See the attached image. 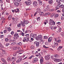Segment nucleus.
Returning <instances> with one entry per match:
<instances>
[{
	"instance_id": "6ab92c4d",
	"label": "nucleus",
	"mask_w": 64,
	"mask_h": 64,
	"mask_svg": "<svg viewBox=\"0 0 64 64\" xmlns=\"http://www.w3.org/2000/svg\"><path fill=\"white\" fill-rule=\"evenodd\" d=\"M37 11L38 13H40L41 12V10L39 8H38L37 9Z\"/></svg>"
},
{
	"instance_id": "c85d7f7f",
	"label": "nucleus",
	"mask_w": 64,
	"mask_h": 64,
	"mask_svg": "<svg viewBox=\"0 0 64 64\" xmlns=\"http://www.w3.org/2000/svg\"><path fill=\"white\" fill-rule=\"evenodd\" d=\"M12 18V16L11 15H10L8 16V20H10L11 18Z\"/></svg>"
},
{
	"instance_id": "6e6552de",
	"label": "nucleus",
	"mask_w": 64,
	"mask_h": 64,
	"mask_svg": "<svg viewBox=\"0 0 64 64\" xmlns=\"http://www.w3.org/2000/svg\"><path fill=\"white\" fill-rule=\"evenodd\" d=\"M22 58H19L17 60L16 62V63H19V62H20L21 61H22Z\"/></svg>"
},
{
	"instance_id": "680f3d73",
	"label": "nucleus",
	"mask_w": 64,
	"mask_h": 64,
	"mask_svg": "<svg viewBox=\"0 0 64 64\" xmlns=\"http://www.w3.org/2000/svg\"><path fill=\"white\" fill-rule=\"evenodd\" d=\"M1 60L3 62V61L5 60H4V59L3 58H1Z\"/></svg>"
},
{
	"instance_id": "9b49d317",
	"label": "nucleus",
	"mask_w": 64,
	"mask_h": 64,
	"mask_svg": "<svg viewBox=\"0 0 64 64\" xmlns=\"http://www.w3.org/2000/svg\"><path fill=\"white\" fill-rule=\"evenodd\" d=\"M14 4L15 6L16 7H17L19 5V3L18 2H15L14 3Z\"/></svg>"
},
{
	"instance_id": "f704fd0d",
	"label": "nucleus",
	"mask_w": 64,
	"mask_h": 64,
	"mask_svg": "<svg viewBox=\"0 0 64 64\" xmlns=\"http://www.w3.org/2000/svg\"><path fill=\"white\" fill-rule=\"evenodd\" d=\"M54 57H55V58H57L59 57V55L57 54H56L54 55Z\"/></svg>"
},
{
	"instance_id": "72a5a7b5",
	"label": "nucleus",
	"mask_w": 64,
	"mask_h": 64,
	"mask_svg": "<svg viewBox=\"0 0 64 64\" xmlns=\"http://www.w3.org/2000/svg\"><path fill=\"white\" fill-rule=\"evenodd\" d=\"M9 41V39L8 38H6L5 39V41L6 42H8Z\"/></svg>"
},
{
	"instance_id": "4be33fe9",
	"label": "nucleus",
	"mask_w": 64,
	"mask_h": 64,
	"mask_svg": "<svg viewBox=\"0 0 64 64\" xmlns=\"http://www.w3.org/2000/svg\"><path fill=\"white\" fill-rule=\"evenodd\" d=\"M53 2V1L52 0H48V3L50 4H52Z\"/></svg>"
},
{
	"instance_id": "3c124183",
	"label": "nucleus",
	"mask_w": 64,
	"mask_h": 64,
	"mask_svg": "<svg viewBox=\"0 0 64 64\" xmlns=\"http://www.w3.org/2000/svg\"><path fill=\"white\" fill-rule=\"evenodd\" d=\"M16 52V53H20V50H18Z\"/></svg>"
},
{
	"instance_id": "393cba45",
	"label": "nucleus",
	"mask_w": 64,
	"mask_h": 64,
	"mask_svg": "<svg viewBox=\"0 0 64 64\" xmlns=\"http://www.w3.org/2000/svg\"><path fill=\"white\" fill-rule=\"evenodd\" d=\"M14 36H17V37H19V36H18V34L17 33H16L15 34H14Z\"/></svg>"
},
{
	"instance_id": "a211bd4d",
	"label": "nucleus",
	"mask_w": 64,
	"mask_h": 64,
	"mask_svg": "<svg viewBox=\"0 0 64 64\" xmlns=\"http://www.w3.org/2000/svg\"><path fill=\"white\" fill-rule=\"evenodd\" d=\"M15 12L16 13H18V12H19V9L16 8L15 10Z\"/></svg>"
},
{
	"instance_id": "e433bc0d",
	"label": "nucleus",
	"mask_w": 64,
	"mask_h": 64,
	"mask_svg": "<svg viewBox=\"0 0 64 64\" xmlns=\"http://www.w3.org/2000/svg\"><path fill=\"white\" fill-rule=\"evenodd\" d=\"M16 55L17 53H16V52L14 53L13 56H14V57H16Z\"/></svg>"
},
{
	"instance_id": "bf43d9fd",
	"label": "nucleus",
	"mask_w": 64,
	"mask_h": 64,
	"mask_svg": "<svg viewBox=\"0 0 64 64\" xmlns=\"http://www.w3.org/2000/svg\"><path fill=\"white\" fill-rule=\"evenodd\" d=\"M12 59H13V60H15V59H16V58L15 57H12Z\"/></svg>"
},
{
	"instance_id": "a878e982",
	"label": "nucleus",
	"mask_w": 64,
	"mask_h": 64,
	"mask_svg": "<svg viewBox=\"0 0 64 64\" xmlns=\"http://www.w3.org/2000/svg\"><path fill=\"white\" fill-rule=\"evenodd\" d=\"M7 29L9 32H10L11 30V29L10 27H9L8 28H7Z\"/></svg>"
},
{
	"instance_id": "79ce46f5",
	"label": "nucleus",
	"mask_w": 64,
	"mask_h": 64,
	"mask_svg": "<svg viewBox=\"0 0 64 64\" xmlns=\"http://www.w3.org/2000/svg\"><path fill=\"white\" fill-rule=\"evenodd\" d=\"M43 47H44V48H49V47H46L45 45H44Z\"/></svg>"
},
{
	"instance_id": "f257e3e1",
	"label": "nucleus",
	"mask_w": 64,
	"mask_h": 64,
	"mask_svg": "<svg viewBox=\"0 0 64 64\" xmlns=\"http://www.w3.org/2000/svg\"><path fill=\"white\" fill-rule=\"evenodd\" d=\"M50 25H54L55 24V22L52 20H50Z\"/></svg>"
},
{
	"instance_id": "7ed1b4c3",
	"label": "nucleus",
	"mask_w": 64,
	"mask_h": 64,
	"mask_svg": "<svg viewBox=\"0 0 64 64\" xmlns=\"http://www.w3.org/2000/svg\"><path fill=\"white\" fill-rule=\"evenodd\" d=\"M29 41V38L27 37H25L24 38L23 40V42H28Z\"/></svg>"
},
{
	"instance_id": "0e129e2a",
	"label": "nucleus",
	"mask_w": 64,
	"mask_h": 64,
	"mask_svg": "<svg viewBox=\"0 0 64 64\" xmlns=\"http://www.w3.org/2000/svg\"><path fill=\"white\" fill-rule=\"evenodd\" d=\"M21 35L22 36H24V33H23V32H22L21 34Z\"/></svg>"
},
{
	"instance_id": "8fccbe9b",
	"label": "nucleus",
	"mask_w": 64,
	"mask_h": 64,
	"mask_svg": "<svg viewBox=\"0 0 64 64\" xmlns=\"http://www.w3.org/2000/svg\"><path fill=\"white\" fill-rule=\"evenodd\" d=\"M3 37H4V35H2L1 36L0 38H3Z\"/></svg>"
},
{
	"instance_id": "69168bd1",
	"label": "nucleus",
	"mask_w": 64,
	"mask_h": 64,
	"mask_svg": "<svg viewBox=\"0 0 64 64\" xmlns=\"http://www.w3.org/2000/svg\"><path fill=\"white\" fill-rule=\"evenodd\" d=\"M9 45V44H6V46H8Z\"/></svg>"
},
{
	"instance_id": "4d7b16f0",
	"label": "nucleus",
	"mask_w": 64,
	"mask_h": 64,
	"mask_svg": "<svg viewBox=\"0 0 64 64\" xmlns=\"http://www.w3.org/2000/svg\"><path fill=\"white\" fill-rule=\"evenodd\" d=\"M51 29H52V30H53L54 29V26H51Z\"/></svg>"
},
{
	"instance_id": "20e7f679",
	"label": "nucleus",
	"mask_w": 64,
	"mask_h": 64,
	"mask_svg": "<svg viewBox=\"0 0 64 64\" xmlns=\"http://www.w3.org/2000/svg\"><path fill=\"white\" fill-rule=\"evenodd\" d=\"M30 36H32V37L33 38H35V39H36V37H37V34H30Z\"/></svg>"
},
{
	"instance_id": "58836bf2",
	"label": "nucleus",
	"mask_w": 64,
	"mask_h": 64,
	"mask_svg": "<svg viewBox=\"0 0 64 64\" xmlns=\"http://www.w3.org/2000/svg\"><path fill=\"white\" fill-rule=\"evenodd\" d=\"M22 42H20L19 43H18V45H20V46H21V45H22Z\"/></svg>"
},
{
	"instance_id": "ea45409f",
	"label": "nucleus",
	"mask_w": 64,
	"mask_h": 64,
	"mask_svg": "<svg viewBox=\"0 0 64 64\" xmlns=\"http://www.w3.org/2000/svg\"><path fill=\"white\" fill-rule=\"evenodd\" d=\"M58 16H59V14H56L55 15L54 18H56V17H58Z\"/></svg>"
},
{
	"instance_id": "473e14b6",
	"label": "nucleus",
	"mask_w": 64,
	"mask_h": 64,
	"mask_svg": "<svg viewBox=\"0 0 64 64\" xmlns=\"http://www.w3.org/2000/svg\"><path fill=\"white\" fill-rule=\"evenodd\" d=\"M60 8H62L63 9L64 8V5H61L60 6Z\"/></svg>"
},
{
	"instance_id": "39448f33",
	"label": "nucleus",
	"mask_w": 64,
	"mask_h": 64,
	"mask_svg": "<svg viewBox=\"0 0 64 64\" xmlns=\"http://www.w3.org/2000/svg\"><path fill=\"white\" fill-rule=\"evenodd\" d=\"M45 59L46 60H49L50 58V56L49 55H48L45 57Z\"/></svg>"
},
{
	"instance_id": "aec40b11",
	"label": "nucleus",
	"mask_w": 64,
	"mask_h": 64,
	"mask_svg": "<svg viewBox=\"0 0 64 64\" xmlns=\"http://www.w3.org/2000/svg\"><path fill=\"white\" fill-rule=\"evenodd\" d=\"M33 4L35 5L36 6H37V2L36 1L34 2H33Z\"/></svg>"
},
{
	"instance_id": "e2e57ef3",
	"label": "nucleus",
	"mask_w": 64,
	"mask_h": 64,
	"mask_svg": "<svg viewBox=\"0 0 64 64\" xmlns=\"http://www.w3.org/2000/svg\"><path fill=\"white\" fill-rule=\"evenodd\" d=\"M57 24H58V25H60V24H61V22H58L57 23Z\"/></svg>"
},
{
	"instance_id": "052dcab7",
	"label": "nucleus",
	"mask_w": 64,
	"mask_h": 64,
	"mask_svg": "<svg viewBox=\"0 0 64 64\" xmlns=\"http://www.w3.org/2000/svg\"><path fill=\"white\" fill-rule=\"evenodd\" d=\"M47 8H46L44 9V12H45L47 11Z\"/></svg>"
},
{
	"instance_id": "c03bdc74",
	"label": "nucleus",
	"mask_w": 64,
	"mask_h": 64,
	"mask_svg": "<svg viewBox=\"0 0 64 64\" xmlns=\"http://www.w3.org/2000/svg\"><path fill=\"white\" fill-rule=\"evenodd\" d=\"M7 60L8 61H10L11 59H10V58H9V57H8L7 58Z\"/></svg>"
},
{
	"instance_id": "1a4fd4ad",
	"label": "nucleus",
	"mask_w": 64,
	"mask_h": 64,
	"mask_svg": "<svg viewBox=\"0 0 64 64\" xmlns=\"http://www.w3.org/2000/svg\"><path fill=\"white\" fill-rule=\"evenodd\" d=\"M58 45V44L57 43H54V44L52 46L53 47L55 48L56 46H57Z\"/></svg>"
},
{
	"instance_id": "bb28decb",
	"label": "nucleus",
	"mask_w": 64,
	"mask_h": 64,
	"mask_svg": "<svg viewBox=\"0 0 64 64\" xmlns=\"http://www.w3.org/2000/svg\"><path fill=\"white\" fill-rule=\"evenodd\" d=\"M21 24L20 23L18 24L17 25V27H21Z\"/></svg>"
},
{
	"instance_id": "338daca9",
	"label": "nucleus",
	"mask_w": 64,
	"mask_h": 64,
	"mask_svg": "<svg viewBox=\"0 0 64 64\" xmlns=\"http://www.w3.org/2000/svg\"><path fill=\"white\" fill-rule=\"evenodd\" d=\"M61 28H59L58 30V31H59V32H61Z\"/></svg>"
},
{
	"instance_id": "864d4df0",
	"label": "nucleus",
	"mask_w": 64,
	"mask_h": 64,
	"mask_svg": "<svg viewBox=\"0 0 64 64\" xmlns=\"http://www.w3.org/2000/svg\"><path fill=\"white\" fill-rule=\"evenodd\" d=\"M14 32L13 31H12L11 33L10 34H12V35H13L14 34Z\"/></svg>"
},
{
	"instance_id": "ddd939ff",
	"label": "nucleus",
	"mask_w": 64,
	"mask_h": 64,
	"mask_svg": "<svg viewBox=\"0 0 64 64\" xmlns=\"http://www.w3.org/2000/svg\"><path fill=\"white\" fill-rule=\"evenodd\" d=\"M52 38H53L52 37H50L48 39V42H50L51 41V40H52Z\"/></svg>"
},
{
	"instance_id": "2eb2a0df",
	"label": "nucleus",
	"mask_w": 64,
	"mask_h": 64,
	"mask_svg": "<svg viewBox=\"0 0 64 64\" xmlns=\"http://www.w3.org/2000/svg\"><path fill=\"white\" fill-rule=\"evenodd\" d=\"M23 22H24L25 24H27L28 23H29V22L28 20H24V21Z\"/></svg>"
},
{
	"instance_id": "9d476101",
	"label": "nucleus",
	"mask_w": 64,
	"mask_h": 64,
	"mask_svg": "<svg viewBox=\"0 0 64 64\" xmlns=\"http://www.w3.org/2000/svg\"><path fill=\"white\" fill-rule=\"evenodd\" d=\"M34 44H35V45H36V47H39V43L38 42H34Z\"/></svg>"
},
{
	"instance_id": "c9c22d12",
	"label": "nucleus",
	"mask_w": 64,
	"mask_h": 64,
	"mask_svg": "<svg viewBox=\"0 0 64 64\" xmlns=\"http://www.w3.org/2000/svg\"><path fill=\"white\" fill-rule=\"evenodd\" d=\"M16 44V42H12L11 44V45L13 46L14 45H15Z\"/></svg>"
},
{
	"instance_id": "4c0bfd02",
	"label": "nucleus",
	"mask_w": 64,
	"mask_h": 64,
	"mask_svg": "<svg viewBox=\"0 0 64 64\" xmlns=\"http://www.w3.org/2000/svg\"><path fill=\"white\" fill-rule=\"evenodd\" d=\"M44 39H48V37L46 36H44Z\"/></svg>"
},
{
	"instance_id": "cd10ccee",
	"label": "nucleus",
	"mask_w": 64,
	"mask_h": 64,
	"mask_svg": "<svg viewBox=\"0 0 64 64\" xmlns=\"http://www.w3.org/2000/svg\"><path fill=\"white\" fill-rule=\"evenodd\" d=\"M30 48L32 49H35V46H32Z\"/></svg>"
},
{
	"instance_id": "0eeeda50",
	"label": "nucleus",
	"mask_w": 64,
	"mask_h": 64,
	"mask_svg": "<svg viewBox=\"0 0 64 64\" xmlns=\"http://www.w3.org/2000/svg\"><path fill=\"white\" fill-rule=\"evenodd\" d=\"M24 3L26 5V6H29L31 5V3H30V2H28V1L25 2Z\"/></svg>"
},
{
	"instance_id": "b1692460",
	"label": "nucleus",
	"mask_w": 64,
	"mask_h": 64,
	"mask_svg": "<svg viewBox=\"0 0 64 64\" xmlns=\"http://www.w3.org/2000/svg\"><path fill=\"white\" fill-rule=\"evenodd\" d=\"M1 19H2L3 20V21L2 22V23H3L5 22V21L4 20L5 19V18H3V17H2V18Z\"/></svg>"
},
{
	"instance_id": "a19ab883",
	"label": "nucleus",
	"mask_w": 64,
	"mask_h": 64,
	"mask_svg": "<svg viewBox=\"0 0 64 64\" xmlns=\"http://www.w3.org/2000/svg\"><path fill=\"white\" fill-rule=\"evenodd\" d=\"M48 15V14L47 13H46L45 14H44L43 16H47Z\"/></svg>"
},
{
	"instance_id": "37998d69",
	"label": "nucleus",
	"mask_w": 64,
	"mask_h": 64,
	"mask_svg": "<svg viewBox=\"0 0 64 64\" xmlns=\"http://www.w3.org/2000/svg\"><path fill=\"white\" fill-rule=\"evenodd\" d=\"M3 62L5 64H7V62H6V61L5 60H4L3 61Z\"/></svg>"
},
{
	"instance_id": "7c9ffc66",
	"label": "nucleus",
	"mask_w": 64,
	"mask_h": 64,
	"mask_svg": "<svg viewBox=\"0 0 64 64\" xmlns=\"http://www.w3.org/2000/svg\"><path fill=\"white\" fill-rule=\"evenodd\" d=\"M61 35L62 36V37H64V33L63 32H61Z\"/></svg>"
},
{
	"instance_id": "f8f14e48",
	"label": "nucleus",
	"mask_w": 64,
	"mask_h": 64,
	"mask_svg": "<svg viewBox=\"0 0 64 64\" xmlns=\"http://www.w3.org/2000/svg\"><path fill=\"white\" fill-rule=\"evenodd\" d=\"M58 38H55V40L56 41L58 42V43H61V40H57L58 39Z\"/></svg>"
},
{
	"instance_id": "4468645a",
	"label": "nucleus",
	"mask_w": 64,
	"mask_h": 64,
	"mask_svg": "<svg viewBox=\"0 0 64 64\" xmlns=\"http://www.w3.org/2000/svg\"><path fill=\"white\" fill-rule=\"evenodd\" d=\"M42 58H41L40 59V64H43V57H42Z\"/></svg>"
},
{
	"instance_id": "49530a36",
	"label": "nucleus",
	"mask_w": 64,
	"mask_h": 64,
	"mask_svg": "<svg viewBox=\"0 0 64 64\" xmlns=\"http://www.w3.org/2000/svg\"><path fill=\"white\" fill-rule=\"evenodd\" d=\"M7 37L8 38H11V37H12V36L10 35H8V36Z\"/></svg>"
},
{
	"instance_id": "f3484780",
	"label": "nucleus",
	"mask_w": 64,
	"mask_h": 64,
	"mask_svg": "<svg viewBox=\"0 0 64 64\" xmlns=\"http://www.w3.org/2000/svg\"><path fill=\"white\" fill-rule=\"evenodd\" d=\"M62 48H63V46H59L58 48V51H59V50H61V49H62Z\"/></svg>"
},
{
	"instance_id": "412c9836",
	"label": "nucleus",
	"mask_w": 64,
	"mask_h": 64,
	"mask_svg": "<svg viewBox=\"0 0 64 64\" xmlns=\"http://www.w3.org/2000/svg\"><path fill=\"white\" fill-rule=\"evenodd\" d=\"M60 1H61V0H56V2L58 3L59 5H60V4H61Z\"/></svg>"
},
{
	"instance_id": "603ef678",
	"label": "nucleus",
	"mask_w": 64,
	"mask_h": 64,
	"mask_svg": "<svg viewBox=\"0 0 64 64\" xmlns=\"http://www.w3.org/2000/svg\"><path fill=\"white\" fill-rule=\"evenodd\" d=\"M18 19V18H15L14 19V21H16Z\"/></svg>"
},
{
	"instance_id": "6e6d98bb",
	"label": "nucleus",
	"mask_w": 64,
	"mask_h": 64,
	"mask_svg": "<svg viewBox=\"0 0 64 64\" xmlns=\"http://www.w3.org/2000/svg\"><path fill=\"white\" fill-rule=\"evenodd\" d=\"M40 5H41L42 4V1L40 2Z\"/></svg>"
},
{
	"instance_id": "5fc2aeb1",
	"label": "nucleus",
	"mask_w": 64,
	"mask_h": 64,
	"mask_svg": "<svg viewBox=\"0 0 64 64\" xmlns=\"http://www.w3.org/2000/svg\"><path fill=\"white\" fill-rule=\"evenodd\" d=\"M24 15L25 16H28V13H27V12H25L24 13Z\"/></svg>"
},
{
	"instance_id": "dca6fc26",
	"label": "nucleus",
	"mask_w": 64,
	"mask_h": 64,
	"mask_svg": "<svg viewBox=\"0 0 64 64\" xmlns=\"http://www.w3.org/2000/svg\"><path fill=\"white\" fill-rule=\"evenodd\" d=\"M20 23L22 24V26H23V27H25V24H24V22L22 21H21L20 22Z\"/></svg>"
},
{
	"instance_id": "774afa93",
	"label": "nucleus",
	"mask_w": 64,
	"mask_h": 64,
	"mask_svg": "<svg viewBox=\"0 0 64 64\" xmlns=\"http://www.w3.org/2000/svg\"><path fill=\"white\" fill-rule=\"evenodd\" d=\"M45 64H52L50 62H47Z\"/></svg>"
},
{
	"instance_id": "de8ad7c7",
	"label": "nucleus",
	"mask_w": 64,
	"mask_h": 64,
	"mask_svg": "<svg viewBox=\"0 0 64 64\" xmlns=\"http://www.w3.org/2000/svg\"><path fill=\"white\" fill-rule=\"evenodd\" d=\"M7 30H4V33H7Z\"/></svg>"
},
{
	"instance_id": "f03ea898",
	"label": "nucleus",
	"mask_w": 64,
	"mask_h": 64,
	"mask_svg": "<svg viewBox=\"0 0 64 64\" xmlns=\"http://www.w3.org/2000/svg\"><path fill=\"white\" fill-rule=\"evenodd\" d=\"M42 39V36L41 35H38V36L36 37V40H39Z\"/></svg>"
},
{
	"instance_id": "5701e85b",
	"label": "nucleus",
	"mask_w": 64,
	"mask_h": 64,
	"mask_svg": "<svg viewBox=\"0 0 64 64\" xmlns=\"http://www.w3.org/2000/svg\"><path fill=\"white\" fill-rule=\"evenodd\" d=\"M59 5H59L58 4V5L56 6V8H56V10H57V9H59V7H60V6H59Z\"/></svg>"
},
{
	"instance_id": "13d9d810",
	"label": "nucleus",
	"mask_w": 64,
	"mask_h": 64,
	"mask_svg": "<svg viewBox=\"0 0 64 64\" xmlns=\"http://www.w3.org/2000/svg\"><path fill=\"white\" fill-rule=\"evenodd\" d=\"M57 59L55 58L54 59V61H55V62H57Z\"/></svg>"
},
{
	"instance_id": "423d86ee",
	"label": "nucleus",
	"mask_w": 64,
	"mask_h": 64,
	"mask_svg": "<svg viewBox=\"0 0 64 64\" xmlns=\"http://www.w3.org/2000/svg\"><path fill=\"white\" fill-rule=\"evenodd\" d=\"M38 61V58H35L32 61V63H35Z\"/></svg>"
},
{
	"instance_id": "c756f323",
	"label": "nucleus",
	"mask_w": 64,
	"mask_h": 64,
	"mask_svg": "<svg viewBox=\"0 0 64 64\" xmlns=\"http://www.w3.org/2000/svg\"><path fill=\"white\" fill-rule=\"evenodd\" d=\"M48 10V11H50V12L54 11V9H51L50 10L49 9Z\"/></svg>"
},
{
	"instance_id": "09e8293b",
	"label": "nucleus",
	"mask_w": 64,
	"mask_h": 64,
	"mask_svg": "<svg viewBox=\"0 0 64 64\" xmlns=\"http://www.w3.org/2000/svg\"><path fill=\"white\" fill-rule=\"evenodd\" d=\"M37 20L38 21L40 20V17H38L37 18Z\"/></svg>"
},
{
	"instance_id": "a18cd8bd",
	"label": "nucleus",
	"mask_w": 64,
	"mask_h": 64,
	"mask_svg": "<svg viewBox=\"0 0 64 64\" xmlns=\"http://www.w3.org/2000/svg\"><path fill=\"white\" fill-rule=\"evenodd\" d=\"M17 49V48L16 47H14L13 49L14 50H16Z\"/></svg>"
},
{
	"instance_id": "2f4dec72",
	"label": "nucleus",
	"mask_w": 64,
	"mask_h": 64,
	"mask_svg": "<svg viewBox=\"0 0 64 64\" xmlns=\"http://www.w3.org/2000/svg\"><path fill=\"white\" fill-rule=\"evenodd\" d=\"M54 15H55L54 13H52L50 16L51 17H53Z\"/></svg>"
}]
</instances>
